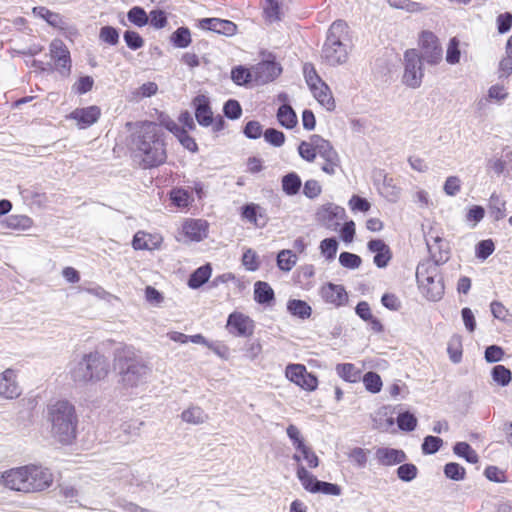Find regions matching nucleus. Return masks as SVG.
<instances>
[{"mask_svg": "<svg viewBox=\"0 0 512 512\" xmlns=\"http://www.w3.org/2000/svg\"><path fill=\"white\" fill-rule=\"evenodd\" d=\"M132 150L143 169L155 168L167 159L165 132L154 122L144 123L134 134Z\"/></svg>", "mask_w": 512, "mask_h": 512, "instance_id": "nucleus-1", "label": "nucleus"}, {"mask_svg": "<svg viewBox=\"0 0 512 512\" xmlns=\"http://www.w3.org/2000/svg\"><path fill=\"white\" fill-rule=\"evenodd\" d=\"M114 369L118 383L127 390L145 385L152 372L148 363L131 347L115 352Z\"/></svg>", "mask_w": 512, "mask_h": 512, "instance_id": "nucleus-2", "label": "nucleus"}, {"mask_svg": "<svg viewBox=\"0 0 512 512\" xmlns=\"http://www.w3.org/2000/svg\"><path fill=\"white\" fill-rule=\"evenodd\" d=\"M51 434L61 444H70L76 437L77 416L74 406L60 400L48 407Z\"/></svg>", "mask_w": 512, "mask_h": 512, "instance_id": "nucleus-3", "label": "nucleus"}, {"mask_svg": "<svg viewBox=\"0 0 512 512\" xmlns=\"http://www.w3.org/2000/svg\"><path fill=\"white\" fill-rule=\"evenodd\" d=\"M110 369L108 359L99 352L84 354L81 360L72 364L71 379L80 385L104 379Z\"/></svg>", "mask_w": 512, "mask_h": 512, "instance_id": "nucleus-4", "label": "nucleus"}, {"mask_svg": "<svg viewBox=\"0 0 512 512\" xmlns=\"http://www.w3.org/2000/svg\"><path fill=\"white\" fill-rule=\"evenodd\" d=\"M347 35L348 26L344 21L337 20L332 23L321 53V58L326 64L337 66L347 61L348 46L345 43Z\"/></svg>", "mask_w": 512, "mask_h": 512, "instance_id": "nucleus-5", "label": "nucleus"}, {"mask_svg": "<svg viewBox=\"0 0 512 512\" xmlns=\"http://www.w3.org/2000/svg\"><path fill=\"white\" fill-rule=\"evenodd\" d=\"M419 287L428 300H440L444 294V284L438 266L430 262L419 264L416 270Z\"/></svg>", "mask_w": 512, "mask_h": 512, "instance_id": "nucleus-6", "label": "nucleus"}, {"mask_svg": "<svg viewBox=\"0 0 512 512\" xmlns=\"http://www.w3.org/2000/svg\"><path fill=\"white\" fill-rule=\"evenodd\" d=\"M424 76L422 60L415 49L407 50L404 54L403 83L410 88H418Z\"/></svg>", "mask_w": 512, "mask_h": 512, "instance_id": "nucleus-7", "label": "nucleus"}, {"mask_svg": "<svg viewBox=\"0 0 512 512\" xmlns=\"http://www.w3.org/2000/svg\"><path fill=\"white\" fill-rule=\"evenodd\" d=\"M297 477L305 490L311 493H322L325 495L338 496L341 494V488L337 484L318 480L309 473L304 466H298Z\"/></svg>", "mask_w": 512, "mask_h": 512, "instance_id": "nucleus-8", "label": "nucleus"}, {"mask_svg": "<svg viewBox=\"0 0 512 512\" xmlns=\"http://www.w3.org/2000/svg\"><path fill=\"white\" fill-rule=\"evenodd\" d=\"M282 72V67L275 61L271 54L266 59L253 66L254 81L259 84H266L275 80Z\"/></svg>", "mask_w": 512, "mask_h": 512, "instance_id": "nucleus-9", "label": "nucleus"}, {"mask_svg": "<svg viewBox=\"0 0 512 512\" xmlns=\"http://www.w3.org/2000/svg\"><path fill=\"white\" fill-rule=\"evenodd\" d=\"M285 374L291 382L304 390L313 391L318 386L317 377L307 372L306 367L302 364H289Z\"/></svg>", "mask_w": 512, "mask_h": 512, "instance_id": "nucleus-10", "label": "nucleus"}, {"mask_svg": "<svg viewBox=\"0 0 512 512\" xmlns=\"http://www.w3.org/2000/svg\"><path fill=\"white\" fill-rule=\"evenodd\" d=\"M421 45V60L426 61L428 64L436 65L442 60V48L438 43L437 37L428 31H424L420 37Z\"/></svg>", "mask_w": 512, "mask_h": 512, "instance_id": "nucleus-11", "label": "nucleus"}, {"mask_svg": "<svg viewBox=\"0 0 512 512\" xmlns=\"http://www.w3.org/2000/svg\"><path fill=\"white\" fill-rule=\"evenodd\" d=\"M27 471V484L29 492H37L47 489L53 482V475L47 468L40 466H25Z\"/></svg>", "mask_w": 512, "mask_h": 512, "instance_id": "nucleus-12", "label": "nucleus"}, {"mask_svg": "<svg viewBox=\"0 0 512 512\" xmlns=\"http://www.w3.org/2000/svg\"><path fill=\"white\" fill-rule=\"evenodd\" d=\"M227 328L236 336L248 337L254 332V322L243 313L233 312L228 316Z\"/></svg>", "mask_w": 512, "mask_h": 512, "instance_id": "nucleus-13", "label": "nucleus"}, {"mask_svg": "<svg viewBox=\"0 0 512 512\" xmlns=\"http://www.w3.org/2000/svg\"><path fill=\"white\" fill-rule=\"evenodd\" d=\"M27 471L25 466L6 471L2 475L5 487L14 490L29 493V484H27Z\"/></svg>", "mask_w": 512, "mask_h": 512, "instance_id": "nucleus-14", "label": "nucleus"}, {"mask_svg": "<svg viewBox=\"0 0 512 512\" xmlns=\"http://www.w3.org/2000/svg\"><path fill=\"white\" fill-rule=\"evenodd\" d=\"M100 115V108L92 105L83 108H76L67 116V118L76 121L79 129H86L96 123L100 118Z\"/></svg>", "mask_w": 512, "mask_h": 512, "instance_id": "nucleus-15", "label": "nucleus"}, {"mask_svg": "<svg viewBox=\"0 0 512 512\" xmlns=\"http://www.w3.org/2000/svg\"><path fill=\"white\" fill-rule=\"evenodd\" d=\"M199 27L221 35L232 36L236 33L237 26L230 20L220 18H203L199 20Z\"/></svg>", "mask_w": 512, "mask_h": 512, "instance_id": "nucleus-16", "label": "nucleus"}, {"mask_svg": "<svg viewBox=\"0 0 512 512\" xmlns=\"http://www.w3.org/2000/svg\"><path fill=\"white\" fill-rule=\"evenodd\" d=\"M368 250L375 254L373 258L374 264L378 268H384L388 265L392 258L389 246L381 239H372L367 244Z\"/></svg>", "mask_w": 512, "mask_h": 512, "instance_id": "nucleus-17", "label": "nucleus"}, {"mask_svg": "<svg viewBox=\"0 0 512 512\" xmlns=\"http://www.w3.org/2000/svg\"><path fill=\"white\" fill-rule=\"evenodd\" d=\"M433 242L429 239L426 240L427 248L429 253L433 259V263L436 266L440 264H444L449 259V246L448 244L439 236L432 238Z\"/></svg>", "mask_w": 512, "mask_h": 512, "instance_id": "nucleus-18", "label": "nucleus"}, {"mask_svg": "<svg viewBox=\"0 0 512 512\" xmlns=\"http://www.w3.org/2000/svg\"><path fill=\"white\" fill-rule=\"evenodd\" d=\"M375 458L381 465L393 466L403 463L407 459V456L403 450L380 447L375 451Z\"/></svg>", "mask_w": 512, "mask_h": 512, "instance_id": "nucleus-19", "label": "nucleus"}, {"mask_svg": "<svg viewBox=\"0 0 512 512\" xmlns=\"http://www.w3.org/2000/svg\"><path fill=\"white\" fill-rule=\"evenodd\" d=\"M195 117L199 125L207 127L213 123V113L210 108L209 99L205 95H198L194 98Z\"/></svg>", "mask_w": 512, "mask_h": 512, "instance_id": "nucleus-20", "label": "nucleus"}, {"mask_svg": "<svg viewBox=\"0 0 512 512\" xmlns=\"http://www.w3.org/2000/svg\"><path fill=\"white\" fill-rule=\"evenodd\" d=\"M321 296L325 302L337 307L347 302L348 295L342 285L328 283L321 288Z\"/></svg>", "mask_w": 512, "mask_h": 512, "instance_id": "nucleus-21", "label": "nucleus"}, {"mask_svg": "<svg viewBox=\"0 0 512 512\" xmlns=\"http://www.w3.org/2000/svg\"><path fill=\"white\" fill-rule=\"evenodd\" d=\"M20 395L19 387L15 381V373L11 369L0 374V396L13 399Z\"/></svg>", "mask_w": 512, "mask_h": 512, "instance_id": "nucleus-22", "label": "nucleus"}, {"mask_svg": "<svg viewBox=\"0 0 512 512\" xmlns=\"http://www.w3.org/2000/svg\"><path fill=\"white\" fill-rule=\"evenodd\" d=\"M317 216L327 227L331 228L334 225H338V222L332 223L334 219H343L345 216V210L332 203L323 205L317 212Z\"/></svg>", "mask_w": 512, "mask_h": 512, "instance_id": "nucleus-23", "label": "nucleus"}, {"mask_svg": "<svg viewBox=\"0 0 512 512\" xmlns=\"http://www.w3.org/2000/svg\"><path fill=\"white\" fill-rule=\"evenodd\" d=\"M184 234L192 241H201L207 234V223L203 220H189L183 225Z\"/></svg>", "mask_w": 512, "mask_h": 512, "instance_id": "nucleus-24", "label": "nucleus"}, {"mask_svg": "<svg viewBox=\"0 0 512 512\" xmlns=\"http://www.w3.org/2000/svg\"><path fill=\"white\" fill-rule=\"evenodd\" d=\"M313 96L317 101L324 106L327 110H333L335 108V102L332 97L331 91L328 85L324 82H320L316 86L310 88Z\"/></svg>", "mask_w": 512, "mask_h": 512, "instance_id": "nucleus-25", "label": "nucleus"}, {"mask_svg": "<svg viewBox=\"0 0 512 512\" xmlns=\"http://www.w3.org/2000/svg\"><path fill=\"white\" fill-rule=\"evenodd\" d=\"M275 299L274 290L264 281H257L254 284V300L262 305H269Z\"/></svg>", "mask_w": 512, "mask_h": 512, "instance_id": "nucleus-26", "label": "nucleus"}, {"mask_svg": "<svg viewBox=\"0 0 512 512\" xmlns=\"http://www.w3.org/2000/svg\"><path fill=\"white\" fill-rule=\"evenodd\" d=\"M212 268L210 264H205L197 268L189 277L188 286L192 289L200 288L211 276Z\"/></svg>", "mask_w": 512, "mask_h": 512, "instance_id": "nucleus-27", "label": "nucleus"}, {"mask_svg": "<svg viewBox=\"0 0 512 512\" xmlns=\"http://www.w3.org/2000/svg\"><path fill=\"white\" fill-rule=\"evenodd\" d=\"M311 140H313V144L316 147V155L318 154L324 160L338 155L332 144L320 135H312Z\"/></svg>", "mask_w": 512, "mask_h": 512, "instance_id": "nucleus-28", "label": "nucleus"}, {"mask_svg": "<svg viewBox=\"0 0 512 512\" xmlns=\"http://www.w3.org/2000/svg\"><path fill=\"white\" fill-rule=\"evenodd\" d=\"M281 185L282 190L286 195L293 196L299 192L302 186V181L297 173L290 172L282 177Z\"/></svg>", "mask_w": 512, "mask_h": 512, "instance_id": "nucleus-29", "label": "nucleus"}, {"mask_svg": "<svg viewBox=\"0 0 512 512\" xmlns=\"http://www.w3.org/2000/svg\"><path fill=\"white\" fill-rule=\"evenodd\" d=\"M33 14L37 17H40L44 19L49 25L56 27V28H63L64 27V21L63 18L55 12L50 11L46 7H34L33 8Z\"/></svg>", "mask_w": 512, "mask_h": 512, "instance_id": "nucleus-30", "label": "nucleus"}, {"mask_svg": "<svg viewBox=\"0 0 512 512\" xmlns=\"http://www.w3.org/2000/svg\"><path fill=\"white\" fill-rule=\"evenodd\" d=\"M277 119L279 123L287 129H291L297 124L296 113L288 104H283L278 108Z\"/></svg>", "mask_w": 512, "mask_h": 512, "instance_id": "nucleus-31", "label": "nucleus"}, {"mask_svg": "<svg viewBox=\"0 0 512 512\" xmlns=\"http://www.w3.org/2000/svg\"><path fill=\"white\" fill-rule=\"evenodd\" d=\"M287 309L293 316L301 319L309 318L312 312L311 307L305 301L297 299L289 300Z\"/></svg>", "mask_w": 512, "mask_h": 512, "instance_id": "nucleus-32", "label": "nucleus"}, {"mask_svg": "<svg viewBox=\"0 0 512 512\" xmlns=\"http://www.w3.org/2000/svg\"><path fill=\"white\" fill-rule=\"evenodd\" d=\"M181 418L187 423L198 425L204 423L208 419V416L202 408L194 406L184 410L181 414Z\"/></svg>", "mask_w": 512, "mask_h": 512, "instance_id": "nucleus-33", "label": "nucleus"}, {"mask_svg": "<svg viewBox=\"0 0 512 512\" xmlns=\"http://www.w3.org/2000/svg\"><path fill=\"white\" fill-rule=\"evenodd\" d=\"M453 452L469 463L476 464L479 461L478 454L467 442H457L453 447Z\"/></svg>", "mask_w": 512, "mask_h": 512, "instance_id": "nucleus-34", "label": "nucleus"}, {"mask_svg": "<svg viewBox=\"0 0 512 512\" xmlns=\"http://www.w3.org/2000/svg\"><path fill=\"white\" fill-rule=\"evenodd\" d=\"M7 228L14 230H28L32 227L33 221L25 215H11L5 220Z\"/></svg>", "mask_w": 512, "mask_h": 512, "instance_id": "nucleus-35", "label": "nucleus"}, {"mask_svg": "<svg viewBox=\"0 0 512 512\" xmlns=\"http://www.w3.org/2000/svg\"><path fill=\"white\" fill-rule=\"evenodd\" d=\"M231 78L237 85L248 84L249 82L254 81L253 67L249 70L243 66H237L232 69Z\"/></svg>", "mask_w": 512, "mask_h": 512, "instance_id": "nucleus-36", "label": "nucleus"}, {"mask_svg": "<svg viewBox=\"0 0 512 512\" xmlns=\"http://www.w3.org/2000/svg\"><path fill=\"white\" fill-rule=\"evenodd\" d=\"M297 257L291 250H281L277 255V266L282 271H290L296 264Z\"/></svg>", "mask_w": 512, "mask_h": 512, "instance_id": "nucleus-37", "label": "nucleus"}, {"mask_svg": "<svg viewBox=\"0 0 512 512\" xmlns=\"http://www.w3.org/2000/svg\"><path fill=\"white\" fill-rule=\"evenodd\" d=\"M337 374L348 382H356L360 378L359 370L351 363L338 364L336 366Z\"/></svg>", "mask_w": 512, "mask_h": 512, "instance_id": "nucleus-38", "label": "nucleus"}, {"mask_svg": "<svg viewBox=\"0 0 512 512\" xmlns=\"http://www.w3.org/2000/svg\"><path fill=\"white\" fill-rule=\"evenodd\" d=\"M171 42L175 47L186 48L191 43V33L187 27H180L171 35Z\"/></svg>", "mask_w": 512, "mask_h": 512, "instance_id": "nucleus-39", "label": "nucleus"}, {"mask_svg": "<svg viewBox=\"0 0 512 512\" xmlns=\"http://www.w3.org/2000/svg\"><path fill=\"white\" fill-rule=\"evenodd\" d=\"M492 379L498 385L505 387L507 386L512 379L511 371L506 368L504 365H496L492 368L491 371Z\"/></svg>", "mask_w": 512, "mask_h": 512, "instance_id": "nucleus-40", "label": "nucleus"}, {"mask_svg": "<svg viewBox=\"0 0 512 512\" xmlns=\"http://www.w3.org/2000/svg\"><path fill=\"white\" fill-rule=\"evenodd\" d=\"M127 18L132 24L138 27H143L149 22V16L144 8L140 6L132 7L127 13Z\"/></svg>", "mask_w": 512, "mask_h": 512, "instance_id": "nucleus-41", "label": "nucleus"}, {"mask_svg": "<svg viewBox=\"0 0 512 512\" xmlns=\"http://www.w3.org/2000/svg\"><path fill=\"white\" fill-rule=\"evenodd\" d=\"M444 474L454 481H461L465 478L466 471L463 466L456 462H449L444 466Z\"/></svg>", "mask_w": 512, "mask_h": 512, "instance_id": "nucleus-42", "label": "nucleus"}, {"mask_svg": "<svg viewBox=\"0 0 512 512\" xmlns=\"http://www.w3.org/2000/svg\"><path fill=\"white\" fill-rule=\"evenodd\" d=\"M397 424L400 430L411 432L417 426V418L412 413L406 411L398 415Z\"/></svg>", "mask_w": 512, "mask_h": 512, "instance_id": "nucleus-43", "label": "nucleus"}, {"mask_svg": "<svg viewBox=\"0 0 512 512\" xmlns=\"http://www.w3.org/2000/svg\"><path fill=\"white\" fill-rule=\"evenodd\" d=\"M264 14L269 22L280 20V0H263Z\"/></svg>", "mask_w": 512, "mask_h": 512, "instance_id": "nucleus-44", "label": "nucleus"}, {"mask_svg": "<svg viewBox=\"0 0 512 512\" xmlns=\"http://www.w3.org/2000/svg\"><path fill=\"white\" fill-rule=\"evenodd\" d=\"M397 476L400 480L404 482H411L417 477L418 469L412 463H401V465L397 468Z\"/></svg>", "mask_w": 512, "mask_h": 512, "instance_id": "nucleus-45", "label": "nucleus"}, {"mask_svg": "<svg viewBox=\"0 0 512 512\" xmlns=\"http://www.w3.org/2000/svg\"><path fill=\"white\" fill-rule=\"evenodd\" d=\"M369 450L360 447H355L349 451L348 458L358 468H364L368 461Z\"/></svg>", "mask_w": 512, "mask_h": 512, "instance_id": "nucleus-46", "label": "nucleus"}, {"mask_svg": "<svg viewBox=\"0 0 512 512\" xmlns=\"http://www.w3.org/2000/svg\"><path fill=\"white\" fill-rule=\"evenodd\" d=\"M365 388L371 393H378L382 388L381 377L376 372H367L363 377Z\"/></svg>", "mask_w": 512, "mask_h": 512, "instance_id": "nucleus-47", "label": "nucleus"}, {"mask_svg": "<svg viewBox=\"0 0 512 512\" xmlns=\"http://www.w3.org/2000/svg\"><path fill=\"white\" fill-rule=\"evenodd\" d=\"M320 250L327 260L334 259L338 250L337 240L333 237L322 240L320 243Z\"/></svg>", "mask_w": 512, "mask_h": 512, "instance_id": "nucleus-48", "label": "nucleus"}, {"mask_svg": "<svg viewBox=\"0 0 512 512\" xmlns=\"http://www.w3.org/2000/svg\"><path fill=\"white\" fill-rule=\"evenodd\" d=\"M263 137L265 141L275 147H280L285 142V135L282 131L275 128H268L264 131Z\"/></svg>", "mask_w": 512, "mask_h": 512, "instance_id": "nucleus-49", "label": "nucleus"}, {"mask_svg": "<svg viewBox=\"0 0 512 512\" xmlns=\"http://www.w3.org/2000/svg\"><path fill=\"white\" fill-rule=\"evenodd\" d=\"M99 38L101 41L114 46L119 42V33L118 30L112 26H103L100 29Z\"/></svg>", "mask_w": 512, "mask_h": 512, "instance_id": "nucleus-50", "label": "nucleus"}, {"mask_svg": "<svg viewBox=\"0 0 512 512\" xmlns=\"http://www.w3.org/2000/svg\"><path fill=\"white\" fill-rule=\"evenodd\" d=\"M443 444V440L436 436H426L422 443L423 454L430 455L436 453Z\"/></svg>", "mask_w": 512, "mask_h": 512, "instance_id": "nucleus-51", "label": "nucleus"}, {"mask_svg": "<svg viewBox=\"0 0 512 512\" xmlns=\"http://www.w3.org/2000/svg\"><path fill=\"white\" fill-rule=\"evenodd\" d=\"M361 257L350 252H342L339 255V263L348 269H357L361 265Z\"/></svg>", "mask_w": 512, "mask_h": 512, "instance_id": "nucleus-52", "label": "nucleus"}, {"mask_svg": "<svg viewBox=\"0 0 512 512\" xmlns=\"http://www.w3.org/2000/svg\"><path fill=\"white\" fill-rule=\"evenodd\" d=\"M298 153L301 158L308 162H313L316 158V147L313 144V140L309 142L302 141L298 146Z\"/></svg>", "mask_w": 512, "mask_h": 512, "instance_id": "nucleus-53", "label": "nucleus"}, {"mask_svg": "<svg viewBox=\"0 0 512 512\" xmlns=\"http://www.w3.org/2000/svg\"><path fill=\"white\" fill-rule=\"evenodd\" d=\"M123 38H124L126 45L132 50L140 49L144 45L143 38L136 31H132V30L125 31Z\"/></svg>", "mask_w": 512, "mask_h": 512, "instance_id": "nucleus-54", "label": "nucleus"}, {"mask_svg": "<svg viewBox=\"0 0 512 512\" xmlns=\"http://www.w3.org/2000/svg\"><path fill=\"white\" fill-rule=\"evenodd\" d=\"M224 115L232 120L238 119L242 114V108L237 100L229 99L223 107Z\"/></svg>", "mask_w": 512, "mask_h": 512, "instance_id": "nucleus-55", "label": "nucleus"}, {"mask_svg": "<svg viewBox=\"0 0 512 512\" xmlns=\"http://www.w3.org/2000/svg\"><path fill=\"white\" fill-rule=\"evenodd\" d=\"M495 250L494 243L491 239L482 240L476 245V256L479 259H487Z\"/></svg>", "mask_w": 512, "mask_h": 512, "instance_id": "nucleus-56", "label": "nucleus"}, {"mask_svg": "<svg viewBox=\"0 0 512 512\" xmlns=\"http://www.w3.org/2000/svg\"><path fill=\"white\" fill-rule=\"evenodd\" d=\"M242 264L248 271H256L259 269V261L256 252L252 249H247L242 256Z\"/></svg>", "mask_w": 512, "mask_h": 512, "instance_id": "nucleus-57", "label": "nucleus"}, {"mask_svg": "<svg viewBox=\"0 0 512 512\" xmlns=\"http://www.w3.org/2000/svg\"><path fill=\"white\" fill-rule=\"evenodd\" d=\"M69 53L68 49L66 48L65 44L59 40L54 39L50 44V55L51 58L56 60H62L61 58L66 57Z\"/></svg>", "mask_w": 512, "mask_h": 512, "instance_id": "nucleus-58", "label": "nucleus"}, {"mask_svg": "<svg viewBox=\"0 0 512 512\" xmlns=\"http://www.w3.org/2000/svg\"><path fill=\"white\" fill-rule=\"evenodd\" d=\"M173 204L177 207H186L189 205L190 195L184 189H173L170 193Z\"/></svg>", "mask_w": 512, "mask_h": 512, "instance_id": "nucleus-59", "label": "nucleus"}, {"mask_svg": "<svg viewBox=\"0 0 512 512\" xmlns=\"http://www.w3.org/2000/svg\"><path fill=\"white\" fill-rule=\"evenodd\" d=\"M148 16L151 26L156 29H162L167 25V15L163 10H152Z\"/></svg>", "mask_w": 512, "mask_h": 512, "instance_id": "nucleus-60", "label": "nucleus"}, {"mask_svg": "<svg viewBox=\"0 0 512 512\" xmlns=\"http://www.w3.org/2000/svg\"><path fill=\"white\" fill-rule=\"evenodd\" d=\"M460 60V50H459V41L456 38H452L449 42L447 53H446V61L449 64H456Z\"/></svg>", "mask_w": 512, "mask_h": 512, "instance_id": "nucleus-61", "label": "nucleus"}, {"mask_svg": "<svg viewBox=\"0 0 512 512\" xmlns=\"http://www.w3.org/2000/svg\"><path fill=\"white\" fill-rule=\"evenodd\" d=\"M243 133L249 139H258L264 132L262 125L258 121L252 120L245 125Z\"/></svg>", "mask_w": 512, "mask_h": 512, "instance_id": "nucleus-62", "label": "nucleus"}, {"mask_svg": "<svg viewBox=\"0 0 512 512\" xmlns=\"http://www.w3.org/2000/svg\"><path fill=\"white\" fill-rule=\"evenodd\" d=\"M304 77L307 85L309 88H312L316 86L317 84H320V82H323L321 78L318 76L314 66L312 64H305L304 65Z\"/></svg>", "mask_w": 512, "mask_h": 512, "instance_id": "nucleus-63", "label": "nucleus"}, {"mask_svg": "<svg viewBox=\"0 0 512 512\" xmlns=\"http://www.w3.org/2000/svg\"><path fill=\"white\" fill-rule=\"evenodd\" d=\"M497 29L500 34L507 33L512 26V13L505 12L499 14L496 19Z\"/></svg>", "mask_w": 512, "mask_h": 512, "instance_id": "nucleus-64", "label": "nucleus"}]
</instances>
